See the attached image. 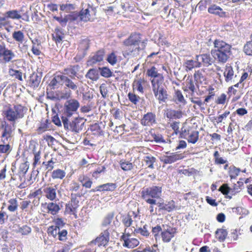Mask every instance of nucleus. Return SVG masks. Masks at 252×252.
<instances>
[{
  "label": "nucleus",
  "mask_w": 252,
  "mask_h": 252,
  "mask_svg": "<svg viewBox=\"0 0 252 252\" xmlns=\"http://www.w3.org/2000/svg\"><path fill=\"white\" fill-rule=\"evenodd\" d=\"M146 75L150 78L152 91L156 99L159 103L165 102L168 94L164 83L163 75L158 72L156 66H152L147 70Z\"/></svg>",
  "instance_id": "1"
},
{
  "label": "nucleus",
  "mask_w": 252,
  "mask_h": 252,
  "mask_svg": "<svg viewBox=\"0 0 252 252\" xmlns=\"http://www.w3.org/2000/svg\"><path fill=\"white\" fill-rule=\"evenodd\" d=\"M146 44V40L143 39L142 34L132 32L123 42V45L125 47L123 55L125 57H136L141 51L145 49Z\"/></svg>",
  "instance_id": "2"
},
{
  "label": "nucleus",
  "mask_w": 252,
  "mask_h": 252,
  "mask_svg": "<svg viewBox=\"0 0 252 252\" xmlns=\"http://www.w3.org/2000/svg\"><path fill=\"white\" fill-rule=\"evenodd\" d=\"M214 49L211 51L213 57L219 63L224 64L232 55V46L222 40L216 39L214 42Z\"/></svg>",
  "instance_id": "3"
},
{
  "label": "nucleus",
  "mask_w": 252,
  "mask_h": 252,
  "mask_svg": "<svg viewBox=\"0 0 252 252\" xmlns=\"http://www.w3.org/2000/svg\"><path fill=\"white\" fill-rule=\"evenodd\" d=\"M2 114L7 121L15 123L16 120L24 117V107L20 104L12 106L9 104L4 107Z\"/></svg>",
  "instance_id": "4"
},
{
  "label": "nucleus",
  "mask_w": 252,
  "mask_h": 252,
  "mask_svg": "<svg viewBox=\"0 0 252 252\" xmlns=\"http://www.w3.org/2000/svg\"><path fill=\"white\" fill-rule=\"evenodd\" d=\"M162 188L158 186H152L143 188L141 192L142 198L150 205H156L157 199L160 198Z\"/></svg>",
  "instance_id": "5"
},
{
  "label": "nucleus",
  "mask_w": 252,
  "mask_h": 252,
  "mask_svg": "<svg viewBox=\"0 0 252 252\" xmlns=\"http://www.w3.org/2000/svg\"><path fill=\"white\" fill-rule=\"evenodd\" d=\"M79 106V102L76 99H71L66 101L61 117L64 128H68V118L70 117L77 111Z\"/></svg>",
  "instance_id": "6"
},
{
  "label": "nucleus",
  "mask_w": 252,
  "mask_h": 252,
  "mask_svg": "<svg viewBox=\"0 0 252 252\" xmlns=\"http://www.w3.org/2000/svg\"><path fill=\"white\" fill-rule=\"evenodd\" d=\"M15 52L9 49L5 44H0V68L5 67L8 63H13L16 60Z\"/></svg>",
  "instance_id": "7"
},
{
  "label": "nucleus",
  "mask_w": 252,
  "mask_h": 252,
  "mask_svg": "<svg viewBox=\"0 0 252 252\" xmlns=\"http://www.w3.org/2000/svg\"><path fill=\"white\" fill-rule=\"evenodd\" d=\"M83 195L84 194L82 193H71L70 200L65 205L64 214L73 215L75 218H77V209L79 206L80 199Z\"/></svg>",
  "instance_id": "8"
},
{
  "label": "nucleus",
  "mask_w": 252,
  "mask_h": 252,
  "mask_svg": "<svg viewBox=\"0 0 252 252\" xmlns=\"http://www.w3.org/2000/svg\"><path fill=\"white\" fill-rule=\"evenodd\" d=\"M120 241H123V246L127 249H133L139 245V241L135 238L131 237V234L126 232L125 229L124 232L120 237Z\"/></svg>",
  "instance_id": "9"
},
{
  "label": "nucleus",
  "mask_w": 252,
  "mask_h": 252,
  "mask_svg": "<svg viewBox=\"0 0 252 252\" xmlns=\"http://www.w3.org/2000/svg\"><path fill=\"white\" fill-rule=\"evenodd\" d=\"M162 231L160 237L163 243H169L175 237L177 231V228L168 225H162Z\"/></svg>",
  "instance_id": "10"
},
{
  "label": "nucleus",
  "mask_w": 252,
  "mask_h": 252,
  "mask_svg": "<svg viewBox=\"0 0 252 252\" xmlns=\"http://www.w3.org/2000/svg\"><path fill=\"white\" fill-rule=\"evenodd\" d=\"M207 91L208 92V94L207 95L205 96V99L203 102H202L201 100L198 97L196 98L197 100H195L192 97L190 98L191 102L194 104H197L201 108L202 105L206 104L207 103L209 102V101L211 99H213L216 95L215 89L213 88V86H209L208 88L207 89Z\"/></svg>",
  "instance_id": "11"
},
{
  "label": "nucleus",
  "mask_w": 252,
  "mask_h": 252,
  "mask_svg": "<svg viewBox=\"0 0 252 252\" xmlns=\"http://www.w3.org/2000/svg\"><path fill=\"white\" fill-rule=\"evenodd\" d=\"M58 186H44L43 192L45 197L50 201H54L57 198Z\"/></svg>",
  "instance_id": "12"
},
{
  "label": "nucleus",
  "mask_w": 252,
  "mask_h": 252,
  "mask_svg": "<svg viewBox=\"0 0 252 252\" xmlns=\"http://www.w3.org/2000/svg\"><path fill=\"white\" fill-rule=\"evenodd\" d=\"M3 16L11 30L13 28V26L12 25V22L10 19L19 20L22 18L20 11L17 10L7 11L3 14Z\"/></svg>",
  "instance_id": "13"
},
{
  "label": "nucleus",
  "mask_w": 252,
  "mask_h": 252,
  "mask_svg": "<svg viewBox=\"0 0 252 252\" xmlns=\"http://www.w3.org/2000/svg\"><path fill=\"white\" fill-rule=\"evenodd\" d=\"M109 239L110 232L109 229H107L102 232L93 242L99 247L105 246L107 245Z\"/></svg>",
  "instance_id": "14"
},
{
  "label": "nucleus",
  "mask_w": 252,
  "mask_h": 252,
  "mask_svg": "<svg viewBox=\"0 0 252 252\" xmlns=\"http://www.w3.org/2000/svg\"><path fill=\"white\" fill-rule=\"evenodd\" d=\"M87 11V10L82 9L79 12L74 11L70 14L66 15L65 16L67 19V22L76 21L79 17H80L81 21L88 22V20H90V19L85 16V15H86L88 12Z\"/></svg>",
  "instance_id": "15"
},
{
  "label": "nucleus",
  "mask_w": 252,
  "mask_h": 252,
  "mask_svg": "<svg viewBox=\"0 0 252 252\" xmlns=\"http://www.w3.org/2000/svg\"><path fill=\"white\" fill-rule=\"evenodd\" d=\"M85 122V120L83 118H75L69 124H68V128L66 129L75 132H79L83 129Z\"/></svg>",
  "instance_id": "16"
},
{
  "label": "nucleus",
  "mask_w": 252,
  "mask_h": 252,
  "mask_svg": "<svg viewBox=\"0 0 252 252\" xmlns=\"http://www.w3.org/2000/svg\"><path fill=\"white\" fill-rule=\"evenodd\" d=\"M185 157V156L184 153H171L170 155L163 156L162 161L165 164H171L184 158Z\"/></svg>",
  "instance_id": "17"
},
{
  "label": "nucleus",
  "mask_w": 252,
  "mask_h": 252,
  "mask_svg": "<svg viewBox=\"0 0 252 252\" xmlns=\"http://www.w3.org/2000/svg\"><path fill=\"white\" fill-rule=\"evenodd\" d=\"M183 112L181 110H176L171 108L164 110L163 116L168 120L180 119L182 118Z\"/></svg>",
  "instance_id": "18"
},
{
  "label": "nucleus",
  "mask_w": 252,
  "mask_h": 252,
  "mask_svg": "<svg viewBox=\"0 0 252 252\" xmlns=\"http://www.w3.org/2000/svg\"><path fill=\"white\" fill-rule=\"evenodd\" d=\"M12 37L13 40L20 44H23L22 48L23 50H28V45L24 43L25 36L22 31H15L12 32Z\"/></svg>",
  "instance_id": "19"
},
{
  "label": "nucleus",
  "mask_w": 252,
  "mask_h": 252,
  "mask_svg": "<svg viewBox=\"0 0 252 252\" xmlns=\"http://www.w3.org/2000/svg\"><path fill=\"white\" fill-rule=\"evenodd\" d=\"M156 123V116L153 112H148L144 115L141 120V124L143 126H151Z\"/></svg>",
  "instance_id": "20"
},
{
  "label": "nucleus",
  "mask_w": 252,
  "mask_h": 252,
  "mask_svg": "<svg viewBox=\"0 0 252 252\" xmlns=\"http://www.w3.org/2000/svg\"><path fill=\"white\" fill-rule=\"evenodd\" d=\"M147 85V81L144 78L135 79L132 84L133 91L136 90L140 93L143 94Z\"/></svg>",
  "instance_id": "21"
},
{
  "label": "nucleus",
  "mask_w": 252,
  "mask_h": 252,
  "mask_svg": "<svg viewBox=\"0 0 252 252\" xmlns=\"http://www.w3.org/2000/svg\"><path fill=\"white\" fill-rule=\"evenodd\" d=\"M0 128L2 130L1 138L7 140L12 136V128L11 125L5 121L2 122L0 125Z\"/></svg>",
  "instance_id": "22"
},
{
  "label": "nucleus",
  "mask_w": 252,
  "mask_h": 252,
  "mask_svg": "<svg viewBox=\"0 0 252 252\" xmlns=\"http://www.w3.org/2000/svg\"><path fill=\"white\" fill-rule=\"evenodd\" d=\"M117 185L115 183H108L97 186L90 190L91 192L96 191H113L115 190Z\"/></svg>",
  "instance_id": "23"
},
{
  "label": "nucleus",
  "mask_w": 252,
  "mask_h": 252,
  "mask_svg": "<svg viewBox=\"0 0 252 252\" xmlns=\"http://www.w3.org/2000/svg\"><path fill=\"white\" fill-rule=\"evenodd\" d=\"M156 205H158L159 211H165L168 212L172 211L176 208L175 201L173 200L168 201L167 203H164L163 202H158Z\"/></svg>",
  "instance_id": "24"
},
{
  "label": "nucleus",
  "mask_w": 252,
  "mask_h": 252,
  "mask_svg": "<svg viewBox=\"0 0 252 252\" xmlns=\"http://www.w3.org/2000/svg\"><path fill=\"white\" fill-rule=\"evenodd\" d=\"M183 90L186 92H189V91H190L192 94H194L196 91V89L194 84V82L191 77L189 76L187 77L184 83Z\"/></svg>",
  "instance_id": "25"
},
{
  "label": "nucleus",
  "mask_w": 252,
  "mask_h": 252,
  "mask_svg": "<svg viewBox=\"0 0 252 252\" xmlns=\"http://www.w3.org/2000/svg\"><path fill=\"white\" fill-rule=\"evenodd\" d=\"M185 69L188 72L192 70L194 68L200 67L201 66V63L197 60H188L186 61L184 64Z\"/></svg>",
  "instance_id": "26"
},
{
  "label": "nucleus",
  "mask_w": 252,
  "mask_h": 252,
  "mask_svg": "<svg viewBox=\"0 0 252 252\" xmlns=\"http://www.w3.org/2000/svg\"><path fill=\"white\" fill-rule=\"evenodd\" d=\"M63 84H64L66 88L74 91H78V84L73 82L67 76L64 75Z\"/></svg>",
  "instance_id": "27"
},
{
  "label": "nucleus",
  "mask_w": 252,
  "mask_h": 252,
  "mask_svg": "<svg viewBox=\"0 0 252 252\" xmlns=\"http://www.w3.org/2000/svg\"><path fill=\"white\" fill-rule=\"evenodd\" d=\"M78 181L81 183L82 186L86 189H91L92 186L93 181L87 175H80Z\"/></svg>",
  "instance_id": "28"
},
{
  "label": "nucleus",
  "mask_w": 252,
  "mask_h": 252,
  "mask_svg": "<svg viewBox=\"0 0 252 252\" xmlns=\"http://www.w3.org/2000/svg\"><path fill=\"white\" fill-rule=\"evenodd\" d=\"M64 75L59 74L55 75L50 82L49 86L52 89L58 88L59 85L61 83V85L63 84Z\"/></svg>",
  "instance_id": "29"
},
{
  "label": "nucleus",
  "mask_w": 252,
  "mask_h": 252,
  "mask_svg": "<svg viewBox=\"0 0 252 252\" xmlns=\"http://www.w3.org/2000/svg\"><path fill=\"white\" fill-rule=\"evenodd\" d=\"M41 81V77L37 73H33L30 76L29 80V85L33 88H36L39 85Z\"/></svg>",
  "instance_id": "30"
},
{
  "label": "nucleus",
  "mask_w": 252,
  "mask_h": 252,
  "mask_svg": "<svg viewBox=\"0 0 252 252\" xmlns=\"http://www.w3.org/2000/svg\"><path fill=\"white\" fill-rule=\"evenodd\" d=\"M200 58L202 64L204 66H209L213 63V60L210 55L209 54H203L201 55H196L195 59L198 61V58Z\"/></svg>",
  "instance_id": "31"
},
{
  "label": "nucleus",
  "mask_w": 252,
  "mask_h": 252,
  "mask_svg": "<svg viewBox=\"0 0 252 252\" xmlns=\"http://www.w3.org/2000/svg\"><path fill=\"white\" fill-rule=\"evenodd\" d=\"M47 209L48 213L52 215H56L59 212L61 208L59 204L53 202V201H51L47 204Z\"/></svg>",
  "instance_id": "32"
},
{
  "label": "nucleus",
  "mask_w": 252,
  "mask_h": 252,
  "mask_svg": "<svg viewBox=\"0 0 252 252\" xmlns=\"http://www.w3.org/2000/svg\"><path fill=\"white\" fill-rule=\"evenodd\" d=\"M208 11L209 13L219 15L220 17L223 16L225 14V12L223 11L221 8L215 4L211 5L208 8Z\"/></svg>",
  "instance_id": "33"
},
{
  "label": "nucleus",
  "mask_w": 252,
  "mask_h": 252,
  "mask_svg": "<svg viewBox=\"0 0 252 252\" xmlns=\"http://www.w3.org/2000/svg\"><path fill=\"white\" fill-rule=\"evenodd\" d=\"M223 75L226 82H228L232 80L234 76V71L232 67L230 64L226 65Z\"/></svg>",
  "instance_id": "34"
},
{
  "label": "nucleus",
  "mask_w": 252,
  "mask_h": 252,
  "mask_svg": "<svg viewBox=\"0 0 252 252\" xmlns=\"http://www.w3.org/2000/svg\"><path fill=\"white\" fill-rule=\"evenodd\" d=\"M78 65H70L68 67L63 69V74L64 75H68L71 78L75 77L77 75V71Z\"/></svg>",
  "instance_id": "35"
},
{
  "label": "nucleus",
  "mask_w": 252,
  "mask_h": 252,
  "mask_svg": "<svg viewBox=\"0 0 252 252\" xmlns=\"http://www.w3.org/2000/svg\"><path fill=\"white\" fill-rule=\"evenodd\" d=\"M49 121L46 119L44 122H41L39 124L38 127L36 129V132L38 134H41L43 132L49 129Z\"/></svg>",
  "instance_id": "36"
},
{
  "label": "nucleus",
  "mask_w": 252,
  "mask_h": 252,
  "mask_svg": "<svg viewBox=\"0 0 252 252\" xmlns=\"http://www.w3.org/2000/svg\"><path fill=\"white\" fill-rule=\"evenodd\" d=\"M2 141L3 143L0 144V158L8 155L12 150L11 146L9 144H4V140H2Z\"/></svg>",
  "instance_id": "37"
},
{
  "label": "nucleus",
  "mask_w": 252,
  "mask_h": 252,
  "mask_svg": "<svg viewBox=\"0 0 252 252\" xmlns=\"http://www.w3.org/2000/svg\"><path fill=\"white\" fill-rule=\"evenodd\" d=\"M52 37L56 43H60L63 38V33L59 28H56L55 29L54 33L52 34Z\"/></svg>",
  "instance_id": "38"
},
{
  "label": "nucleus",
  "mask_w": 252,
  "mask_h": 252,
  "mask_svg": "<svg viewBox=\"0 0 252 252\" xmlns=\"http://www.w3.org/2000/svg\"><path fill=\"white\" fill-rule=\"evenodd\" d=\"M65 172L61 169L53 170L51 173V177L53 179H63L65 176Z\"/></svg>",
  "instance_id": "39"
},
{
  "label": "nucleus",
  "mask_w": 252,
  "mask_h": 252,
  "mask_svg": "<svg viewBox=\"0 0 252 252\" xmlns=\"http://www.w3.org/2000/svg\"><path fill=\"white\" fill-rule=\"evenodd\" d=\"M104 51L103 50L97 51L91 58L93 63H96L97 62H101L104 57Z\"/></svg>",
  "instance_id": "40"
},
{
  "label": "nucleus",
  "mask_w": 252,
  "mask_h": 252,
  "mask_svg": "<svg viewBox=\"0 0 252 252\" xmlns=\"http://www.w3.org/2000/svg\"><path fill=\"white\" fill-rule=\"evenodd\" d=\"M9 205L7 207L8 210L10 212H15L18 207V200L16 198H10L8 201Z\"/></svg>",
  "instance_id": "41"
},
{
  "label": "nucleus",
  "mask_w": 252,
  "mask_h": 252,
  "mask_svg": "<svg viewBox=\"0 0 252 252\" xmlns=\"http://www.w3.org/2000/svg\"><path fill=\"white\" fill-rule=\"evenodd\" d=\"M8 74L10 76L14 77L20 81H23L22 72L20 70L10 68L8 69Z\"/></svg>",
  "instance_id": "42"
},
{
  "label": "nucleus",
  "mask_w": 252,
  "mask_h": 252,
  "mask_svg": "<svg viewBox=\"0 0 252 252\" xmlns=\"http://www.w3.org/2000/svg\"><path fill=\"white\" fill-rule=\"evenodd\" d=\"M227 235V232L225 229H218L216 231V237L220 242H223Z\"/></svg>",
  "instance_id": "43"
},
{
  "label": "nucleus",
  "mask_w": 252,
  "mask_h": 252,
  "mask_svg": "<svg viewBox=\"0 0 252 252\" xmlns=\"http://www.w3.org/2000/svg\"><path fill=\"white\" fill-rule=\"evenodd\" d=\"M57 159L56 158H52L49 160L47 162L44 161L42 165L44 166L46 170L48 172L52 171L54 168V164L57 162Z\"/></svg>",
  "instance_id": "44"
},
{
  "label": "nucleus",
  "mask_w": 252,
  "mask_h": 252,
  "mask_svg": "<svg viewBox=\"0 0 252 252\" xmlns=\"http://www.w3.org/2000/svg\"><path fill=\"white\" fill-rule=\"evenodd\" d=\"M193 77L196 85L199 83H201L203 81L205 80V77L203 74L202 70L195 71L193 74Z\"/></svg>",
  "instance_id": "45"
},
{
  "label": "nucleus",
  "mask_w": 252,
  "mask_h": 252,
  "mask_svg": "<svg viewBox=\"0 0 252 252\" xmlns=\"http://www.w3.org/2000/svg\"><path fill=\"white\" fill-rule=\"evenodd\" d=\"M199 131L197 130L192 131L189 135L187 139L189 143L195 144L199 139Z\"/></svg>",
  "instance_id": "46"
},
{
  "label": "nucleus",
  "mask_w": 252,
  "mask_h": 252,
  "mask_svg": "<svg viewBox=\"0 0 252 252\" xmlns=\"http://www.w3.org/2000/svg\"><path fill=\"white\" fill-rule=\"evenodd\" d=\"M144 161L148 168L153 169L154 163L156 161V158L152 156H147L144 158Z\"/></svg>",
  "instance_id": "47"
},
{
  "label": "nucleus",
  "mask_w": 252,
  "mask_h": 252,
  "mask_svg": "<svg viewBox=\"0 0 252 252\" xmlns=\"http://www.w3.org/2000/svg\"><path fill=\"white\" fill-rule=\"evenodd\" d=\"M174 98H175V101H176L177 103H181L183 104H185L187 103L182 92L179 90H175Z\"/></svg>",
  "instance_id": "48"
},
{
  "label": "nucleus",
  "mask_w": 252,
  "mask_h": 252,
  "mask_svg": "<svg viewBox=\"0 0 252 252\" xmlns=\"http://www.w3.org/2000/svg\"><path fill=\"white\" fill-rule=\"evenodd\" d=\"M119 164L121 168L124 171H129L133 168V164L131 162L126 161L125 159H122L120 161Z\"/></svg>",
  "instance_id": "49"
},
{
  "label": "nucleus",
  "mask_w": 252,
  "mask_h": 252,
  "mask_svg": "<svg viewBox=\"0 0 252 252\" xmlns=\"http://www.w3.org/2000/svg\"><path fill=\"white\" fill-rule=\"evenodd\" d=\"M81 188L80 185L76 181H72L68 185V190L72 193H76Z\"/></svg>",
  "instance_id": "50"
},
{
  "label": "nucleus",
  "mask_w": 252,
  "mask_h": 252,
  "mask_svg": "<svg viewBox=\"0 0 252 252\" xmlns=\"http://www.w3.org/2000/svg\"><path fill=\"white\" fill-rule=\"evenodd\" d=\"M90 129L93 135L99 136L103 134L102 130L101 129L99 125L97 123H95L92 125L91 126Z\"/></svg>",
  "instance_id": "51"
},
{
  "label": "nucleus",
  "mask_w": 252,
  "mask_h": 252,
  "mask_svg": "<svg viewBox=\"0 0 252 252\" xmlns=\"http://www.w3.org/2000/svg\"><path fill=\"white\" fill-rule=\"evenodd\" d=\"M128 100L133 104L137 105L140 101V97L134 92H129L127 94Z\"/></svg>",
  "instance_id": "52"
},
{
  "label": "nucleus",
  "mask_w": 252,
  "mask_h": 252,
  "mask_svg": "<svg viewBox=\"0 0 252 252\" xmlns=\"http://www.w3.org/2000/svg\"><path fill=\"white\" fill-rule=\"evenodd\" d=\"M114 214L113 213H110L107 214L102 220L101 223L102 226L106 227L109 225L112 222Z\"/></svg>",
  "instance_id": "53"
},
{
  "label": "nucleus",
  "mask_w": 252,
  "mask_h": 252,
  "mask_svg": "<svg viewBox=\"0 0 252 252\" xmlns=\"http://www.w3.org/2000/svg\"><path fill=\"white\" fill-rule=\"evenodd\" d=\"M215 163L216 164H223L226 163L227 161L226 159L220 157V154L218 151H216L213 154Z\"/></svg>",
  "instance_id": "54"
},
{
  "label": "nucleus",
  "mask_w": 252,
  "mask_h": 252,
  "mask_svg": "<svg viewBox=\"0 0 252 252\" xmlns=\"http://www.w3.org/2000/svg\"><path fill=\"white\" fill-rule=\"evenodd\" d=\"M86 77L93 81H96L98 78L97 71L95 69H90L86 75Z\"/></svg>",
  "instance_id": "55"
},
{
  "label": "nucleus",
  "mask_w": 252,
  "mask_h": 252,
  "mask_svg": "<svg viewBox=\"0 0 252 252\" xmlns=\"http://www.w3.org/2000/svg\"><path fill=\"white\" fill-rule=\"evenodd\" d=\"M134 232L136 233H140L141 235L145 237H148L150 233L148 230L147 225H144L142 227H139L135 229Z\"/></svg>",
  "instance_id": "56"
},
{
  "label": "nucleus",
  "mask_w": 252,
  "mask_h": 252,
  "mask_svg": "<svg viewBox=\"0 0 252 252\" xmlns=\"http://www.w3.org/2000/svg\"><path fill=\"white\" fill-rule=\"evenodd\" d=\"M162 229V227H161L160 225H157L156 226L152 227V233L156 240H157V239L159 238L160 236V235H159V233H161Z\"/></svg>",
  "instance_id": "57"
},
{
  "label": "nucleus",
  "mask_w": 252,
  "mask_h": 252,
  "mask_svg": "<svg viewBox=\"0 0 252 252\" xmlns=\"http://www.w3.org/2000/svg\"><path fill=\"white\" fill-rule=\"evenodd\" d=\"M106 60L111 65H114L117 63V56L114 52H112L108 55Z\"/></svg>",
  "instance_id": "58"
},
{
  "label": "nucleus",
  "mask_w": 252,
  "mask_h": 252,
  "mask_svg": "<svg viewBox=\"0 0 252 252\" xmlns=\"http://www.w3.org/2000/svg\"><path fill=\"white\" fill-rule=\"evenodd\" d=\"M122 221L126 229L131 225L133 222L131 216L129 215L123 217Z\"/></svg>",
  "instance_id": "59"
},
{
  "label": "nucleus",
  "mask_w": 252,
  "mask_h": 252,
  "mask_svg": "<svg viewBox=\"0 0 252 252\" xmlns=\"http://www.w3.org/2000/svg\"><path fill=\"white\" fill-rule=\"evenodd\" d=\"M227 95L224 93L220 94L215 100V103L218 105H224L227 101Z\"/></svg>",
  "instance_id": "60"
},
{
  "label": "nucleus",
  "mask_w": 252,
  "mask_h": 252,
  "mask_svg": "<svg viewBox=\"0 0 252 252\" xmlns=\"http://www.w3.org/2000/svg\"><path fill=\"white\" fill-rule=\"evenodd\" d=\"M179 125L180 122L177 121H173L170 124V126L173 130L172 136H174V135H177L180 133L179 130Z\"/></svg>",
  "instance_id": "61"
},
{
  "label": "nucleus",
  "mask_w": 252,
  "mask_h": 252,
  "mask_svg": "<svg viewBox=\"0 0 252 252\" xmlns=\"http://www.w3.org/2000/svg\"><path fill=\"white\" fill-rule=\"evenodd\" d=\"M100 75L105 78H109L112 76V72L107 67L99 68Z\"/></svg>",
  "instance_id": "62"
},
{
  "label": "nucleus",
  "mask_w": 252,
  "mask_h": 252,
  "mask_svg": "<svg viewBox=\"0 0 252 252\" xmlns=\"http://www.w3.org/2000/svg\"><path fill=\"white\" fill-rule=\"evenodd\" d=\"M229 111H225L223 114L220 115L218 117H214V120L216 121V122L218 124L221 123L223 120L225 119L230 114Z\"/></svg>",
  "instance_id": "63"
},
{
  "label": "nucleus",
  "mask_w": 252,
  "mask_h": 252,
  "mask_svg": "<svg viewBox=\"0 0 252 252\" xmlns=\"http://www.w3.org/2000/svg\"><path fill=\"white\" fill-rule=\"evenodd\" d=\"M60 229L58 228L54 225H51L48 228L47 233L48 235L52 236L54 238H56L58 235Z\"/></svg>",
  "instance_id": "64"
}]
</instances>
